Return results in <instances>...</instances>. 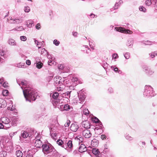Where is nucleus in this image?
Masks as SVG:
<instances>
[{
	"instance_id": "53",
	"label": "nucleus",
	"mask_w": 157,
	"mask_h": 157,
	"mask_svg": "<svg viewBox=\"0 0 157 157\" xmlns=\"http://www.w3.org/2000/svg\"><path fill=\"white\" fill-rule=\"evenodd\" d=\"M70 121L69 120H67L66 123L64 124V126L65 127H67L69 126V125L70 124Z\"/></svg>"
},
{
	"instance_id": "64",
	"label": "nucleus",
	"mask_w": 157,
	"mask_h": 157,
	"mask_svg": "<svg viewBox=\"0 0 157 157\" xmlns=\"http://www.w3.org/2000/svg\"><path fill=\"white\" fill-rule=\"evenodd\" d=\"M8 83L6 82H4L3 84V86L4 87H6L8 86Z\"/></svg>"
},
{
	"instance_id": "21",
	"label": "nucleus",
	"mask_w": 157,
	"mask_h": 157,
	"mask_svg": "<svg viewBox=\"0 0 157 157\" xmlns=\"http://www.w3.org/2000/svg\"><path fill=\"white\" fill-rule=\"evenodd\" d=\"M8 43L11 46H15L17 45L15 41L12 39H9L8 40Z\"/></svg>"
},
{
	"instance_id": "18",
	"label": "nucleus",
	"mask_w": 157,
	"mask_h": 157,
	"mask_svg": "<svg viewBox=\"0 0 157 157\" xmlns=\"http://www.w3.org/2000/svg\"><path fill=\"white\" fill-rule=\"evenodd\" d=\"M133 42L134 40L133 39H129L126 43V45L129 48H132L133 46Z\"/></svg>"
},
{
	"instance_id": "35",
	"label": "nucleus",
	"mask_w": 157,
	"mask_h": 157,
	"mask_svg": "<svg viewBox=\"0 0 157 157\" xmlns=\"http://www.w3.org/2000/svg\"><path fill=\"white\" fill-rule=\"evenodd\" d=\"M89 111L88 109L86 108L84 109L83 111V114L87 116L89 114Z\"/></svg>"
},
{
	"instance_id": "31",
	"label": "nucleus",
	"mask_w": 157,
	"mask_h": 157,
	"mask_svg": "<svg viewBox=\"0 0 157 157\" xmlns=\"http://www.w3.org/2000/svg\"><path fill=\"white\" fill-rule=\"evenodd\" d=\"M99 152L98 150L96 148H94L92 150V153L95 155L98 154Z\"/></svg>"
},
{
	"instance_id": "16",
	"label": "nucleus",
	"mask_w": 157,
	"mask_h": 157,
	"mask_svg": "<svg viewBox=\"0 0 157 157\" xmlns=\"http://www.w3.org/2000/svg\"><path fill=\"white\" fill-rule=\"evenodd\" d=\"M87 148L84 144H81L79 148V151L81 153H82L86 151Z\"/></svg>"
},
{
	"instance_id": "34",
	"label": "nucleus",
	"mask_w": 157,
	"mask_h": 157,
	"mask_svg": "<svg viewBox=\"0 0 157 157\" xmlns=\"http://www.w3.org/2000/svg\"><path fill=\"white\" fill-rule=\"evenodd\" d=\"M24 11L26 13H29L30 11V7H29L28 6H25Z\"/></svg>"
},
{
	"instance_id": "37",
	"label": "nucleus",
	"mask_w": 157,
	"mask_h": 157,
	"mask_svg": "<svg viewBox=\"0 0 157 157\" xmlns=\"http://www.w3.org/2000/svg\"><path fill=\"white\" fill-rule=\"evenodd\" d=\"M26 157H33V154L31 151H29L28 152Z\"/></svg>"
},
{
	"instance_id": "9",
	"label": "nucleus",
	"mask_w": 157,
	"mask_h": 157,
	"mask_svg": "<svg viewBox=\"0 0 157 157\" xmlns=\"http://www.w3.org/2000/svg\"><path fill=\"white\" fill-rule=\"evenodd\" d=\"M73 147L72 141L69 140L67 143V146L63 145L62 147L64 148L65 149L67 150L68 151L70 152L72 151V148Z\"/></svg>"
},
{
	"instance_id": "44",
	"label": "nucleus",
	"mask_w": 157,
	"mask_h": 157,
	"mask_svg": "<svg viewBox=\"0 0 157 157\" xmlns=\"http://www.w3.org/2000/svg\"><path fill=\"white\" fill-rule=\"evenodd\" d=\"M57 143L59 145L61 146L63 144V142L61 140H59L57 141Z\"/></svg>"
},
{
	"instance_id": "4",
	"label": "nucleus",
	"mask_w": 157,
	"mask_h": 157,
	"mask_svg": "<svg viewBox=\"0 0 157 157\" xmlns=\"http://www.w3.org/2000/svg\"><path fill=\"white\" fill-rule=\"evenodd\" d=\"M7 21L11 24H19L22 22V20L21 18H18L15 17H10L7 19Z\"/></svg>"
},
{
	"instance_id": "43",
	"label": "nucleus",
	"mask_w": 157,
	"mask_h": 157,
	"mask_svg": "<svg viewBox=\"0 0 157 157\" xmlns=\"http://www.w3.org/2000/svg\"><path fill=\"white\" fill-rule=\"evenodd\" d=\"M64 110L67 111L70 109V107L68 104L65 105L63 106Z\"/></svg>"
},
{
	"instance_id": "29",
	"label": "nucleus",
	"mask_w": 157,
	"mask_h": 157,
	"mask_svg": "<svg viewBox=\"0 0 157 157\" xmlns=\"http://www.w3.org/2000/svg\"><path fill=\"white\" fill-rule=\"evenodd\" d=\"M125 137L127 140L129 141L132 140L133 139V138L129 134L126 135Z\"/></svg>"
},
{
	"instance_id": "46",
	"label": "nucleus",
	"mask_w": 157,
	"mask_h": 157,
	"mask_svg": "<svg viewBox=\"0 0 157 157\" xmlns=\"http://www.w3.org/2000/svg\"><path fill=\"white\" fill-rule=\"evenodd\" d=\"M53 43L55 45L57 46H58L60 44L59 42L56 39L53 40Z\"/></svg>"
},
{
	"instance_id": "36",
	"label": "nucleus",
	"mask_w": 157,
	"mask_h": 157,
	"mask_svg": "<svg viewBox=\"0 0 157 157\" xmlns=\"http://www.w3.org/2000/svg\"><path fill=\"white\" fill-rule=\"evenodd\" d=\"M139 9L140 11L144 12H146L147 11L146 9L142 6H140L139 7Z\"/></svg>"
},
{
	"instance_id": "5",
	"label": "nucleus",
	"mask_w": 157,
	"mask_h": 157,
	"mask_svg": "<svg viewBox=\"0 0 157 157\" xmlns=\"http://www.w3.org/2000/svg\"><path fill=\"white\" fill-rule=\"evenodd\" d=\"M71 79L73 85L74 86H76L78 84L82 83V81L81 79H78L76 76L71 75L69 76Z\"/></svg>"
},
{
	"instance_id": "10",
	"label": "nucleus",
	"mask_w": 157,
	"mask_h": 157,
	"mask_svg": "<svg viewBox=\"0 0 157 157\" xmlns=\"http://www.w3.org/2000/svg\"><path fill=\"white\" fill-rule=\"evenodd\" d=\"M39 137H37V140H34L33 141L34 146L38 148L42 147L43 145L40 139H39Z\"/></svg>"
},
{
	"instance_id": "23",
	"label": "nucleus",
	"mask_w": 157,
	"mask_h": 157,
	"mask_svg": "<svg viewBox=\"0 0 157 157\" xmlns=\"http://www.w3.org/2000/svg\"><path fill=\"white\" fill-rule=\"evenodd\" d=\"M123 2L121 0H119L118 2H116L113 8L114 9H116L118 8L120 5Z\"/></svg>"
},
{
	"instance_id": "48",
	"label": "nucleus",
	"mask_w": 157,
	"mask_h": 157,
	"mask_svg": "<svg viewBox=\"0 0 157 157\" xmlns=\"http://www.w3.org/2000/svg\"><path fill=\"white\" fill-rule=\"evenodd\" d=\"M21 40L23 41H25L27 40V38L25 36H21L20 37Z\"/></svg>"
},
{
	"instance_id": "20",
	"label": "nucleus",
	"mask_w": 157,
	"mask_h": 157,
	"mask_svg": "<svg viewBox=\"0 0 157 157\" xmlns=\"http://www.w3.org/2000/svg\"><path fill=\"white\" fill-rule=\"evenodd\" d=\"M104 149L103 151V153L104 154H106L108 153L109 151V145L107 144H104Z\"/></svg>"
},
{
	"instance_id": "50",
	"label": "nucleus",
	"mask_w": 157,
	"mask_h": 157,
	"mask_svg": "<svg viewBox=\"0 0 157 157\" xmlns=\"http://www.w3.org/2000/svg\"><path fill=\"white\" fill-rule=\"evenodd\" d=\"M124 57L126 59H128L130 57L129 53L128 52L126 53L125 54H124Z\"/></svg>"
},
{
	"instance_id": "3",
	"label": "nucleus",
	"mask_w": 157,
	"mask_h": 157,
	"mask_svg": "<svg viewBox=\"0 0 157 157\" xmlns=\"http://www.w3.org/2000/svg\"><path fill=\"white\" fill-rule=\"evenodd\" d=\"M143 94L144 96L147 97L154 96L155 95L153 91V88L150 86H145Z\"/></svg>"
},
{
	"instance_id": "13",
	"label": "nucleus",
	"mask_w": 157,
	"mask_h": 157,
	"mask_svg": "<svg viewBox=\"0 0 157 157\" xmlns=\"http://www.w3.org/2000/svg\"><path fill=\"white\" fill-rule=\"evenodd\" d=\"M82 134L83 136L85 138H89L92 136L90 131L87 129H85L82 132Z\"/></svg>"
},
{
	"instance_id": "60",
	"label": "nucleus",
	"mask_w": 157,
	"mask_h": 157,
	"mask_svg": "<svg viewBox=\"0 0 157 157\" xmlns=\"http://www.w3.org/2000/svg\"><path fill=\"white\" fill-rule=\"evenodd\" d=\"M35 134H36V133ZM36 135V139L35 140H37V139L36 138L37 137H39V139H40V137H41V135L40 133H37V135Z\"/></svg>"
},
{
	"instance_id": "11",
	"label": "nucleus",
	"mask_w": 157,
	"mask_h": 157,
	"mask_svg": "<svg viewBox=\"0 0 157 157\" xmlns=\"http://www.w3.org/2000/svg\"><path fill=\"white\" fill-rule=\"evenodd\" d=\"M54 81L56 84L58 85L59 84V86H61V84H64V80L61 77H60L59 76H56L54 78Z\"/></svg>"
},
{
	"instance_id": "39",
	"label": "nucleus",
	"mask_w": 157,
	"mask_h": 157,
	"mask_svg": "<svg viewBox=\"0 0 157 157\" xmlns=\"http://www.w3.org/2000/svg\"><path fill=\"white\" fill-rule=\"evenodd\" d=\"M144 43L145 45H152L153 43V42L152 41H150L149 40H147L145 41L144 42Z\"/></svg>"
},
{
	"instance_id": "58",
	"label": "nucleus",
	"mask_w": 157,
	"mask_h": 157,
	"mask_svg": "<svg viewBox=\"0 0 157 157\" xmlns=\"http://www.w3.org/2000/svg\"><path fill=\"white\" fill-rule=\"evenodd\" d=\"M63 68V66L62 64L59 65L58 67V69L59 70H62Z\"/></svg>"
},
{
	"instance_id": "24",
	"label": "nucleus",
	"mask_w": 157,
	"mask_h": 157,
	"mask_svg": "<svg viewBox=\"0 0 157 157\" xmlns=\"http://www.w3.org/2000/svg\"><path fill=\"white\" fill-rule=\"evenodd\" d=\"M92 121L96 123H98L100 127L102 126L101 123L99 121L98 119L96 117H95L92 119Z\"/></svg>"
},
{
	"instance_id": "6",
	"label": "nucleus",
	"mask_w": 157,
	"mask_h": 157,
	"mask_svg": "<svg viewBox=\"0 0 157 157\" xmlns=\"http://www.w3.org/2000/svg\"><path fill=\"white\" fill-rule=\"evenodd\" d=\"M1 120L2 123L4 124L5 127L9 128L11 125L10 124V121L9 118L6 117H3L1 118Z\"/></svg>"
},
{
	"instance_id": "26",
	"label": "nucleus",
	"mask_w": 157,
	"mask_h": 157,
	"mask_svg": "<svg viewBox=\"0 0 157 157\" xmlns=\"http://www.w3.org/2000/svg\"><path fill=\"white\" fill-rule=\"evenodd\" d=\"M36 67L38 69H40L43 66V63H41V62H36Z\"/></svg>"
},
{
	"instance_id": "8",
	"label": "nucleus",
	"mask_w": 157,
	"mask_h": 157,
	"mask_svg": "<svg viewBox=\"0 0 157 157\" xmlns=\"http://www.w3.org/2000/svg\"><path fill=\"white\" fill-rule=\"evenodd\" d=\"M58 95L59 94L57 92H55L52 95V104L54 106H56L59 101V100L58 99Z\"/></svg>"
},
{
	"instance_id": "38",
	"label": "nucleus",
	"mask_w": 157,
	"mask_h": 157,
	"mask_svg": "<svg viewBox=\"0 0 157 157\" xmlns=\"http://www.w3.org/2000/svg\"><path fill=\"white\" fill-rule=\"evenodd\" d=\"M51 136L54 140H56L57 138V134L56 133H52Z\"/></svg>"
},
{
	"instance_id": "41",
	"label": "nucleus",
	"mask_w": 157,
	"mask_h": 157,
	"mask_svg": "<svg viewBox=\"0 0 157 157\" xmlns=\"http://www.w3.org/2000/svg\"><path fill=\"white\" fill-rule=\"evenodd\" d=\"M47 57L48 59L51 60H53L54 59V58L52 57V55L50 54L48 52H47Z\"/></svg>"
},
{
	"instance_id": "27",
	"label": "nucleus",
	"mask_w": 157,
	"mask_h": 157,
	"mask_svg": "<svg viewBox=\"0 0 157 157\" xmlns=\"http://www.w3.org/2000/svg\"><path fill=\"white\" fill-rule=\"evenodd\" d=\"M16 154L17 157H22L23 155L22 153L20 150L17 151Z\"/></svg>"
},
{
	"instance_id": "14",
	"label": "nucleus",
	"mask_w": 157,
	"mask_h": 157,
	"mask_svg": "<svg viewBox=\"0 0 157 157\" xmlns=\"http://www.w3.org/2000/svg\"><path fill=\"white\" fill-rule=\"evenodd\" d=\"M79 127L76 123H74L71 125L70 127V129L71 131L75 132L78 129Z\"/></svg>"
},
{
	"instance_id": "12",
	"label": "nucleus",
	"mask_w": 157,
	"mask_h": 157,
	"mask_svg": "<svg viewBox=\"0 0 157 157\" xmlns=\"http://www.w3.org/2000/svg\"><path fill=\"white\" fill-rule=\"evenodd\" d=\"M17 82L19 85L21 86L23 90L25 89V88L28 87L27 86V82L26 81H23L18 80H17Z\"/></svg>"
},
{
	"instance_id": "57",
	"label": "nucleus",
	"mask_w": 157,
	"mask_h": 157,
	"mask_svg": "<svg viewBox=\"0 0 157 157\" xmlns=\"http://www.w3.org/2000/svg\"><path fill=\"white\" fill-rule=\"evenodd\" d=\"M53 62V63H56V62L53 61V60H49L48 61V64L49 65H52L51 63Z\"/></svg>"
},
{
	"instance_id": "25",
	"label": "nucleus",
	"mask_w": 157,
	"mask_h": 157,
	"mask_svg": "<svg viewBox=\"0 0 157 157\" xmlns=\"http://www.w3.org/2000/svg\"><path fill=\"white\" fill-rule=\"evenodd\" d=\"M75 140L79 142L80 144V142H82L83 141V138L80 136H78L75 138Z\"/></svg>"
},
{
	"instance_id": "33",
	"label": "nucleus",
	"mask_w": 157,
	"mask_h": 157,
	"mask_svg": "<svg viewBox=\"0 0 157 157\" xmlns=\"http://www.w3.org/2000/svg\"><path fill=\"white\" fill-rule=\"evenodd\" d=\"M91 144L94 146H98V141L96 140H92L91 142Z\"/></svg>"
},
{
	"instance_id": "47",
	"label": "nucleus",
	"mask_w": 157,
	"mask_h": 157,
	"mask_svg": "<svg viewBox=\"0 0 157 157\" xmlns=\"http://www.w3.org/2000/svg\"><path fill=\"white\" fill-rule=\"evenodd\" d=\"M145 3L146 5L148 6L151 5L152 3L151 0H147Z\"/></svg>"
},
{
	"instance_id": "28",
	"label": "nucleus",
	"mask_w": 157,
	"mask_h": 157,
	"mask_svg": "<svg viewBox=\"0 0 157 157\" xmlns=\"http://www.w3.org/2000/svg\"><path fill=\"white\" fill-rule=\"evenodd\" d=\"M34 40L35 44H36V46L38 47V49H40L41 46V43L40 42H39L38 41L36 40L35 39H34Z\"/></svg>"
},
{
	"instance_id": "61",
	"label": "nucleus",
	"mask_w": 157,
	"mask_h": 157,
	"mask_svg": "<svg viewBox=\"0 0 157 157\" xmlns=\"http://www.w3.org/2000/svg\"><path fill=\"white\" fill-rule=\"evenodd\" d=\"M17 30L19 31H21L23 30V28L22 26H20L17 28Z\"/></svg>"
},
{
	"instance_id": "59",
	"label": "nucleus",
	"mask_w": 157,
	"mask_h": 157,
	"mask_svg": "<svg viewBox=\"0 0 157 157\" xmlns=\"http://www.w3.org/2000/svg\"><path fill=\"white\" fill-rule=\"evenodd\" d=\"M64 89L63 86L62 87H59L57 88V90L58 91H62Z\"/></svg>"
},
{
	"instance_id": "22",
	"label": "nucleus",
	"mask_w": 157,
	"mask_h": 157,
	"mask_svg": "<svg viewBox=\"0 0 157 157\" xmlns=\"http://www.w3.org/2000/svg\"><path fill=\"white\" fill-rule=\"evenodd\" d=\"M33 21L31 20H29L26 21V25L29 28H31L33 24Z\"/></svg>"
},
{
	"instance_id": "56",
	"label": "nucleus",
	"mask_w": 157,
	"mask_h": 157,
	"mask_svg": "<svg viewBox=\"0 0 157 157\" xmlns=\"http://www.w3.org/2000/svg\"><path fill=\"white\" fill-rule=\"evenodd\" d=\"M17 67L20 68H22L23 67L24 65H23V63H20L17 64Z\"/></svg>"
},
{
	"instance_id": "19",
	"label": "nucleus",
	"mask_w": 157,
	"mask_h": 157,
	"mask_svg": "<svg viewBox=\"0 0 157 157\" xmlns=\"http://www.w3.org/2000/svg\"><path fill=\"white\" fill-rule=\"evenodd\" d=\"M29 136V134L27 132L25 131H23L22 132L21 135V137L20 138V140H21L22 137L24 138H26Z\"/></svg>"
},
{
	"instance_id": "49",
	"label": "nucleus",
	"mask_w": 157,
	"mask_h": 157,
	"mask_svg": "<svg viewBox=\"0 0 157 157\" xmlns=\"http://www.w3.org/2000/svg\"><path fill=\"white\" fill-rule=\"evenodd\" d=\"M143 69V71H145L146 73H147V71H148L149 69H148V67L147 66H143L142 67Z\"/></svg>"
},
{
	"instance_id": "51",
	"label": "nucleus",
	"mask_w": 157,
	"mask_h": 157,
	"mask_svg": "<svg viewBox=\"0 0 157 157\" xmlns=\"http://www.w3.org/2000/svg\"><path fill=\"white\" fill-rule=\"evenodd\" d=\"M113 59H116L118 58V56L117 54L114 53L112 55Z\"/></svg>"
},
{
	"instance_id": "45",
	"label": "nucleus",
	"mask_w": 157,
	"mask_h": 157,
	"mask_svg": "<svg viewBox=\"0 0 157 157\" xmlns=\"http://www.w3.org/2000/svg\"><path fill=\"white\" fill-rule=\"evenodd\" d=\"M108 91L110 94L113 93L114 92L113 89L111 87H109L108 89Z\"/></svg>"
},
{
	"instance_id": "52",
	"label": "nucleus",
	"mask_w": 157,
	"mask_h": 157,
	"mask_svg": "<svg viewBox=\"0 0 157 157\" xmlns=\"http://www.w3.org/2000/svg\"><path fill=\"white\" fill-rule=\"evenodd\" d=\"M155 53H156V52H151L150 54H149V55H150V56L151 57V58H153L155 56H156V54H155Z\"/></svg>"
},
{
	"instance_id": "63",
	"label": "nucleus",
	"mask_w": 157,
	"mask_h": 157,
	"mask_svg": "<svg viewBox=\"0 0 157 157\" xmlns=\"http://www.w3.org/2000/svg\"><path fill=\"white\" fill-rule=\"evenodd\" d=\"M106 138V136L105 135H102L101 136V138L102 140H105Z\"/></svg>"
},
{
	"instance_id": "42",
	"label": "nucleus",
	"mask_w": 157,
	"mask_h": 157,
	"mask_svg": "<svg viewBox=\"0 0 157 157\" xmlns=\"http://www.w3.org/2000/svg\"><path fill=\"white\" fill-rule=\"evenodd\" d=\"M154 72V71L153 70L149 69L148 70L147 73H148V75H152Z\"/></svg>"
},
{
	"instance_id": "7",
	"label": "nucleus",
	"mask_w": 157,
	"mask_h": 157,
	"mask_svg": "<svg viewBox=\"0 0 157 157\" xmlns=\"http://www.w3.org/2000/svg\"><path fill=\"white\" fill-rule=\"evenodd\" d=\"M116 31L124 33L131 34L132 32L129 29H126L122 27H116L115 28Z\"/></svg>"
},
{
	"instance_id": "15",
	"label": "nucleus",
	"mask_w": 157,
	"mask_h": 157,
	"mask_svg": "<svg viewBox=\"0 0 157 157\" xmlns=\"http://www.w3.org/2000/svg\"><path fill=\"white\" fill-rule=\"evenodd\" d=\"M82 125L85 128H90V124L88 120L83 121L82 123Z\"/></svg>"
},
{
	"instance_id": "30",
	"label": "nucleus",
	"mask_w": 157,
	"mask_h": 157,
	"mask_svg": "<svg viewBox=\"0 0 157 157\" xmlns=\"http://www.w3.org/2000/svg\"><path fill=\"white\" fill-rule=\"evenodd\" d=\"M39 52L41 54H46L48 52L45 50V48H42L40 49L39 50Z\"/></svg>"
},
{
	"instance_id": "2",
	"label": "nucleus",
	"mask_w": 157,
	"mask_h": 157,
	"mask_svg": "<svg viewBox=\"0 0 157 157\" xmlns=\"http://www.w3.org/2000/svg\"><path fill=\"white\" fill-rule=\"evenodd\" d=\"M42 151L45 155L51 154L54 151L55 149L53 147L49 144H45L42 146Z\"/></svg>"
},
{
	"instance_id": "40",
	"label": "nucleus",
	"mask_w": 157,
	"mask_h": 157,
	"mask_svg": "<svg viewBox=\"0 0 157 157\" xmlns=\"http://www.w3.org/2000/svg\"><path fill=\"white\" fill-rule=\"evenodd\" d=\"M9 93V91L7 90H4L2 92V94L3 96H7Z\"/></svg>"
},
{
	"instance_id": "62",
	"label": "nucleus",
	"mask_w": 157,
	"mask_h": 157,
	"mask_svg": "<svg viewBox=\"0 0 157 157\" xmlns=\"http://www.w3.org/2000/svg\"><path fill=\"white\" fill-rule=\"evenodd\" d=\"M26 63L27 65H30L31 63L30 60L29 59L26 60Z\"/></svg>"
},
{
	"instance_id": "55",
	"label": "nucleus",
	"mask_w": 157,
	"mask_h": 157,
	"mask_svg": "<svg viewBox=\"0 0 157 157\" xmlns=\"http://www.w3.org/2000/svg\"><path fill=\"white\" fill-rule=\"evenodd\" d=\"M89 44L90 47L93 49H94V44H93L92 43L90 42H89Z\"/></svg>"
},
{
	"instance_id": "54",
	"label": "nucleus",
	"mask_w": 157,
	"mask_h": 157,
	"mask_svg": "<svg viewBox=\"0 0 157 157\" xmlns=\"http://www.w3.org/2000/svg\"><path fill=\"white\" fill-rule=\"evenodd\" d=\"M36 28L37 29H40L41 28L40 24V23H37L35 26Z\"/></svg>"
},
{
	"instance_id": "17",
	"label": "nucleus",
	"mask_w": 157,
	"mask_h": 157,
	"mask_svg": "<svg viewBox=\"0 0 157 157\" xmlns=\"http://www.w3.org/2000/svg\"><path fill=\"white\" fill-rule=\"evenodd\" d=\"M78 97L79 99L80 103H81L82 102L84 101L85 99L86 98L85 95L83 93L81 94H78Z\"/></svg>"
},
{
	"instance_id": "32",
	"label": "nucleus",
	"mask_w": 157,
	"mask_h": 157,
	"mask_svg": "<svg viewBox=\"0 0 157 157\" xmlns=\"http://www.w3.org/2000/svg\"><path fill=\"white\" fill-rule=\"evenodd\" d=\"M6 52L3 50L0 49V55L2 56H4V57H6Z\"/></svg>"
},
{
	"instance_id": "1",
	"label": "nucleus",
	"mask_w": 157,
	"mask_h": 157,
	"mask_svg": "<svg viewBox=\"0 0 157 157\" xmlns=\"http://www.w3.org/2000/svg\"><path fill=\"white\" fill-rule=\"evenodd\" d=\"M23 91L26 100L29 102L35 100L38 95L37 93L30 87L25 88Z\"/></svg>"
}]
</instances>
